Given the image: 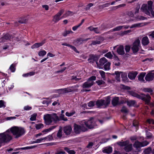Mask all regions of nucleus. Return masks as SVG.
Returning a JSON list of instances; mask_svg holds the SVG:
<instances>
[{
    "instance_id": "bf43d9fd",
    "label": "nucleus",
    "mask_w": 154,
    "mask_h": 154,
    "mask_svg": "<svg viewBox=\"0 0 154 154\" xmlns=\"http://www.w3.org/2000/svg\"><path fill=\"white\" fill-rule=\"evenodd\" d=\"M60 118L62 120L66 121L67 120V119L66 118H64V115L63 114H61L60 116Z\"/></svg>"
},
{
    "instance_id": "c03bdc74",
    "label": "nucleus",
    "mask_w": 154,
    "mask_h": 154,
    "mask_svg": "<svg viewBox=\"0 0 154 154\" xmlns=\"http://www.w3.org/2000/svg\"><path fill=\"white\" fill-rule=\"evenodd\" d=\"M96 82L99 85L105 84V82L102 80H98L96 81Z\"/></svg>"
},
{
    "instance_id": "72a5a7b5",
    "label": "nucleus",
    "mask_w": 154,
    "mask_h": 154,
    "mask_svg": "<svg viewBox=\"0 0 154 154\" xmlns=\"http://www.w3.org/2000/svg\"><path fill=\"white\" fill-rule=\"evenodd\" d=\"M65 152L62 150V149H57L55 153V154H65Z\"/></svg>"
},
{
    "instance_id": "412c9836",
    "label": "nucleus",
    "mask_w": 154,
    "mask_h": 154,
    "mask_svg": "<svg viewBox=\"0 0 154 154\" xmlns=\"http://www.w3.org/2000/svg\"><path fill=\"white\" fill-rule=\"evenodd\" d=\"M119 99L118 97H115L112 99V103L113 106H115L119 104Z\"/></svg>"
},
{
    "instance_id": "aec40b11",
    "label": "nucleus",
    "mask_w": 154,
    "mask_h": 154,
    "mask_svg": "<svg viewBox=\"0 0 154 154\" xmlns=\"http://www.w3.org/2000/svg\"><path fill=\"white\" fill-rule=\"evenodd\" d=\"M149 43L148 38L147 36L143 37L142 40V43L144 46L147 45Z\"/></svg>"
},
{
    "instance_id": "9d476101",
    "label": "nucleus",
    "mask_w": 154,
    "mask_h": 154,
    "mask_svg": "<svg viewBox=\"0 0 154 154\" xmlns=\"http://www.w3.org/2000/svg\"><path fill=\"white\" fill-rule=\"evenodd\" d=\"M83 124L85 126H86L88 128L90 129L94 128L97 125L93 118H91L87 121L85 122Z\"/></svg>"
},
{
    "instance_id": "a19ab883",
    "label": "nucleus",
    "mask_w": 154,
    "mask_h": 154,
    "mask_svg": "<svg viewBox=\"0 0 154 154\" xmlns=\"http://www.w3.org/2000/svg\"><path fill=\"white\" fill-rule=\"evenodd\" d=\"M104 56L105 57H107L108 58H109L110 59H112V57H113V56L112 55V54H111L110 52H109L107 53Z\"/></svg>"
},
{
    "instance_id": "7c9ffc66",
    "label": "nucleus",
    "mask_w": 154,
    "mask_h": 154,
    "mask_svg": "<svg viewBox=\"0 0 154 154\" xmlns=\"http://www.w3.org/2000/svg\"><path fill=\"white\" fill-rule=\"evenodd\" d=\"M112 151V148L111 147H109L108 148H106L104 149L103 152L105 153H106L108 154H109L111 153Z\"/></svg>"
},
{
    "instance_id": "dca6fc26",
    "label": "nucleus",
    "mask_w": 154,
    "mask_h": 154,
    "mask_svg": "<svg viewBox=\"0 0 154 154\" xmlns=\"http://www.w3.org/2000/svg\"><path fill=\"white\" fill-rule=\"evenodd\" d=\"M11 38V36L8 34H6L1 38L0 43L5 42V40H10Z\"/></svg>"
},
{
    "instance_id": "864d4df0",
    "label": "nucleus",
    "mask_w": 154,
    "mask_h": 154,
    "mask_svg": "<svg viewBox=\"0 0 154 154\" xmlns=\"http://www.w3.org/2000/svg\"><path fill=\"white\" fill-rule=\"evenodd\" d=\"M81 78H77L76 76L73 75L71 77V80H75L76 81H78L80 80Z\"/></svg>"
},
{
    "instance_id": "de8ad7c7",
    "label": "nucleus",
    "mask_w": 154,
    "mask_h": 154,
    "mask_svg": "<svg viewBox=\"0 0 154 154\" xmlns=\"http://www.w3.org/2000/svg\"><path fill=\"white\" fill-rule=\"evenodd\" d=\"M37 116V114L34 113L31 116L30 119L31 121H33L35 120L36 119V117Z\"/></svg>"
},
{
    "instance_id": "f3484780",
    "label": "nucleus",
    "mask_w": 154,
    "mask_h": 154,
    "mask_svg": "<svg viewBox=\"0 0 154 154\" xmlns=\"http://www.w3.org/2000/svg\"><path fill=\"white\" fill-rule=\"evenodd\" d=\"M124 49L123 46L122 45H120L117 49V52L120 55H124L125 54Z\"/></svg>"
},
{
    "instance_id": "c756f323",
    "label": "nucleus",
    "mask_w": 154,
    "mask_h": 154,
    "mask_svg": "<svg viewBox=\"0 0 154 154\" xmlns=\"http://www.w3.org/2000/svg\"><path fill=\"white\" fill-rule=\"evenodd\" d=\"M135 103L136 102L134 100H131L127 102V105L129 106H134Z\"/></svg>"
},
{
    "instance_id": "58836bf2",
    "label": "nucleus",
    "mask_w": 154,
    "mask_h": 154,
    "mask_svg": "<svg viewBox=\"0 0 154 154\" xmlns=\"http://www.w3.org/2000/svg\"><path fill=\"white\" fill-rule=\"evenodd\" d=\"M35 147V146H27L26 147H22L21 148H19L17 149V150H19V149H32V148H33Z\"/></svg>"
},
{
    "instance_id": "680f3d73",
    "label": "nucleus",
    "mask_w": 154,
    "mask_h": 154,
    "mask_svg": "<svg viewBox=\"0 0 154 154\" xmlns=\"http://www.w3.org/2000/svg\"><path fill=\"white\" fill-rule=\"evenodd\" d=\"M147 121L149 124H152L154 125V120L152 119H148Z\"/></svg>"
},
{
    "instance_id": "2f4dec72",
    "label": "nucleus",
    "mask_w": 154,
    "mask_h": 154,
    "mask_svg": "<svg viewBox=\"0 0 154 154\" xmlns=\"http://www.w3.org/2000/svg\"><path fill=\"white\" fill-rule=\"evenodd\" d=\"M120 72H119L118 71H116L115 72V74L116 75V79L118 82L120 81Z\"/></svg>"
},
{
    "instance_id": "ea45409f",
    "label": "nucleus",
    "mask_w": 154,
    "mask_h": 154,
    "mask_svg": "<svg viewBox=\"0 0 154 154\" xmlns=\"http://www.w3.org/2000/svg\"><path fill=\"white\" fill-rule=\"evenodd\" d=\"M48 138L47 137H45L44 138H41L39 139H37L35 141H34V143H39L43 140H45L47 139Z\"/></svg>"
},
{
    "instance_id": "f8f14e48",
    "label": "nucleus",
    "mask_w": 154,
    "mask_h": 154,
    "mask_svg": "<svg viewBox=\"0 0 154 154\" xmlns=\"http://www.w3.org/2000/svg\"><path fill=\"white\" fill-rule=\"evenodd\" d=\"M64 10L63 9L61 10L56 14L54 17L53 21L55 23H57L58 21L61 18L60 16L64 12Z\"/></svg>"
},
{
    "instance_id": "a211bd4d",
    "label": "nucleus",
    "mask_w": 154,
    "mask_h": 154,
    "mask_svg": "<svg viewBox=\"0 0 154 154\" xmlns=\"http://www.w3.org/2000/svg\"><path fill=\"white\" fill-rule=\"evenodd\" d=\"M133 146L134 148H136L138 151H140L139 148L142 147V143L138 141H136L134 144Z\"/></svg>"
},
{
    "instance_id": "a18cd8bd",
    "label": "nucleus",
    "mask_w": 154,
    "mask_h": 154,
    "mask_svg": "<svg viewBox=\"0 0 154 154\" xmlns=\"http://www.w3.org/2000/svg\"><path fill=\"white\" fill-rule=\"evenodd\" d=\"M121 111V112H124L125 113H128V109L125 106H123L122 107Z\"/></svg>"
},
{
    "instance_id": "79ce46f5",
    "label": "nucleus",
    "mask_w": 154,
    "mask_h": 154,
    "mask_svg": "<svg viewBox=\"0 0 154 154\" xmlns=\"http://www.w3.org/2000/svg\"><path fill=\"white\" fill-rule=\"evenodd\" d=\"M46 54L45 51L43 50L40 51L38 53V55L39 56H44Z\"/></svg>"
},
{
    "instance_id": "c85d7f7f",
    "label": "nucleus",
    "mask_w": 154,
    "mask_h": 154,
    "mask_svg": "<svg viewBox=\"0 0 154 154\" xmlns=\"http://www.w3.org/2000/svg\"><path fill=\"white\" fill-rule=\"evenodd\" d=\"M73 91V90L72 89L70 88H66L61 89V92L63 93L70 92Z\"/></svg>"
},
{
    "instance_id": "49530a36",
    "label": "nucleus",
    "mask_w": 154,
    "mask_h": 154,
    "mask_svg": "<svg viewBox=\"0 0 154 154\" xmlns=\"http://www.w3.org/2000/svg\"><path fill=\"white\" fill-rule=\"evenodd\" d=\"M28 20L25 18H23L19 21V22L21 23H25L27 22Z\"/></svg>"
},
{
    "instance_id": "13d9d810",
    "label": "nucleus",
    "mask_w": 154,
    "mask_h": 154,
    "mask_svg": "<svg viewBox=\"0 0 154 154\" xmlns=\"http://www.w3.org/2000/svg\"><path fill=\"white\" fill-rule=\"evenodd\" d=\"M130 49V47L128 45H126L125 47V49L127 52H129Z\"/></svg>"
},
{
    "instance_id": "423d86ee",
    "label": "nucleus",
    "mask_w": 154,
    "mask_h": 154,
    "mask_svg": "<svg viewBox=\"0 0 154 154\" xmlns=\"http://www.w3.org/2000/svg\"><path fill=\"white\" fill-rule=\"evenodd\" d=\"M74 132L76 134H79L81 132H84L88 131L87 128L83 124L80 125L74 124Z\"/></svg>"
},
{
    "instance_id": "69168bd1",
    "label": "nucleus",
    "mask_w": 154,
    "mask_h": 154,
    "mask_svg": "<svg viewBox=\"0 0 154 154\" xmlns=\"http://www.w3.org/2000/svg\"><path fill=\"white\" fill-rule=\"evenodd\" d=\"M74 114L73 112H70L69 113L68 112H66V115L68 116H72Z\"/></svg>"
},
{
    "instance_id": "5fc2aeb1",
    "label": "nucleus",
    "mask_w": 154,
    "mask_h": 154,
    "mask_svg": "<svg viewBox=\"0 0 154 154\" xmlns=\"http://www.w3.org/2000/svg\"><path fill=\"white\" fill-rule=\"evenodd\" d=\"M94 105V102L91 101L88 103V106L90 107H93Z\"/></svg>"
},
{
    "instance_id": "5701e85b",
    "label": "nucleus",
    "mask_w": 154,
    "mask_h": 154,
    "mask_svg": "<svg viewBox=\"0 0 154 154\" xmlns=\"http://www.w3.org/2000/svg\"><path fill=\"white\" fill-rule=\"evenodd\" d=\"M121 74V77L122 78V80L123 81L126 82L127 81L128 79L127 77V74L125 72H120Z\"/></svg>"
},
{
    "instance_id": "4c0bfd02",
    "label": "nucleus",
    "mask_w": 154,
    "mask_h": 154,
    "mask_svg": "<svg viewBox=\"0 0 154 154\" xmlns=\"http://www.w3.org/2000/svg\"><path fill=\"white\" fill-rule=\"evenodd\" d=\"M151 147H149L144 150V152L145 154H149L151 152Z\"/></svg>"
},
{
    "instance_id": "e2e57ef3",
    "label": "nucleus",
    "mask_w": 154,
    "mask_h": 154,
    "mask_svg": "<svg viewBox=\"0 0 154 154\" xmlns=\"http://www.w3.org/2000/svg\"><path fill=\"white\" fill-rule=\"evenodd\" d=\"M94 145V143L92 142H90L87 146V147L88 148H91Z\"/></svg>"
},
{
    "instance_id": "774afa93",
    "label": "nucleus",
    "mask_w": 154,
    "mask_h": 154,
    "mask_svg": "<svg viewBox=\"0 0 154 154\" xmlns=\"http://www.w3.org/2000/svg\"><path fill=\"white\" fill-rule=\"evenodd\" d=\"M138 122L134 120L133 121V125L135 127H137L138 125Z\"/></svg>"
},
{
    "instance_id": "ddd939ff",
    "label": "nucleus",
    "mask_w": 154,
    "mask_h": 154,
    "mask_svg": "<svg viewBox=\"0 0 154 154\" xmlns=\"http://www.w3.org/2000/svg\"><path fill=\"white\" fill-rule=\"evenodd\" d=\"M63 130L64 133L67 135L70 134L72 131V128L70 125L64 127Z\"/></svg>"
},
{
    "instance_id": "f03ea898",
    "label": "nucleus",
    "mask_w": 154,
    "mask_h": 154,
    "mask_svg": "<svg viewBox=\"0 0 154 154\" xmlns=\"http://www.w3.org/2000/svg\"><path fill=\"white\" fill-rule=\"evenodd\" d=\"M12 138L10 129H8L5 132L0 134V144L3 143H8Z\"/></svg>"
},
{
    "instance_id": "e433bc0d",
    "label": "nucleus",
    "mask_w": 154,
    "mask_h": 154,
    "mask_svg": "<svg viewBox=\"0 0 154 154\" xmlns=\"http://www.w3.org/2000/svg\"><path fill=\"white\" fill-rule=\"evenodd\" d=\"M135 18L137 20H143L146 19V17L141 16H137Z\"/></svg>"
},
{
    "instance_id": "f704fd0d",
    "label": "nucleus",
    "mask_w": 154,
    "mask_h": 154,
    "mask_svg": "<svg viewBox=\"0 0 154 154\" xmlns=\"http://www.w3.org/2000/svg\"><path fill=\"white\" fill-rule=\"evenodd\" d=\"M143 91L145 92H149L151 94H152L153 90L151 88H145L143 89Z\"/></svg>"
},
{
    "instance_id": "4468645a",
    "label": "nucleus",
    "mask_w": 154,
    "mask_h": 154,
    "mask_svg": "<svg viewBox=\"0 0 154 154\" xmlns=\"http://www.w3.org/2000/svg\"><path fill=\"white\" fill-rule=\"evenodd\" d=\"M154 78V73L149 72L146 76L145 80L147 81H150L152 80Z\"/></svg>"
},
{
    "instance_id": "20e7f679",
    "label": "nucleus",
    "mask_w": 154,
    "mask_h": 154,
    "mask_svg": "<svg viewBox=\"0 0 154 154\" xmlns=\"http://www.w3.org/2000/svg\"><path fill=\"white\" fill-rule=\"evenodd\" d=\"M153 2L151 1H149L148 2V5L144 4L142 5L140 8V10L143 12H144L146 14L150 15V11L152 14L154 16V12L152 11V6Z\"/></svg>"
},
{
    "instance_id": "0e129e2a",
    "label": "nucleus",
    "mask_w": 154,
    "mask_h": 154,
    "mask_svg": "<svg viewBox=\"0 0 154 154\" xmlns=\"http://www.w3.org/2000/svg\"><path fill=\"white\" fill-rule=\"evenodd\" d=\"M100 42V43H101L102 42H103L104 40V38L103 37H100L97 39Z\"/></svg>"
},
{
    "instance_id": "4be33fe9",
    "label": "nucleus",
    "mask_w": 154,
    "mask_h": 154,
    "mask_svg": "<svg viewBox=\"0 0 154 154\" xmlns=\"http://www.w3.org/2000/svg\"><path fill=\"white\" fill-rule=\"evenodd\" d=\"M45 42H42L39 43H36L32 45L31 46V48L32 49H34L36 48H38V47L42 45Z\"/></svg>"
},
{
    "instance_id": "393cba45",
    "label": "nucleus",
    "mask_w": 154,
    "mask_h": 154,
    "mask_svg": "<svg viewBox=\"0 0 154 154\" xmlns=\"http://www.w3.org/2000/svg\"><path fill=\"white\" fill-rule=\"evenodd\" d=\"M132 145L129 143L124 148L125 150L127 152H129L132 150Z\"/></svg>"
},
{
    "instance_id": "6e6d98bb",
    "label": "nucleus",
    "mask_w": 154,
    "mask_h": 154,
    "mask_svg": "<svg viewBox=\"0 0 154 154\" xmlns=\"http://www.w3.org/2000/svg\"><path fill=\"white\" fill-rule=\"evenodd\" d=\"M10 70L12 72H14L15 71V69L14 67V65L13 64H12L10 67Z\"/></svg>"
},
{
    "instance_id": "4d7b16f0",
    "label": "nucleus",
    "mask_w": 154,
    "mask_h": 154,
    "mask_svg": "<svg viewBox=\"0 0 154 154\" xmlns=\"http://www.w3.org/2000/svg\"><path fill=\"white\" fill-rule=\"evenodd\" d=\"M127 14L130 17H133L134 16V14L131 11L128 12Z\"/></svg>"
},
{
    "instance_id": "a878e982",
    "label": "nucleus",
    "mask_w": 154,
    "mask_h": 154,
    "mask_svg": "<svg viewBox=\"0 0 154 154\" xmlns=\"http://www.w3.org/2000/svg\"><path fill=\"white\" fill-rule=\"evenodd\" d=\"M111 63L109 62H107V63L103 66V68L105 70H109L110 69V66Z\"/></svg>"
},
{
    "instance_id": "6e6552de",
    "label": "nucleus",
    "mask_w": 154,
    "mask_h": 154,
    "mask_svg": "<svg viewBox=\"0 0 154 154\" xmlns=\"http://www.w3.org/2000/svg\"><path fill=\"white\" fill-rule=\"evenodd\" d=\"M106 100H104L100 99L97 100L96 102V104L98 107H100L101 106L104 105L106 107L110 103V99L109 97H107L106 98Z\"/></svg>"
},
{
    "instance_id": "c9c22d12",
    "label": "nucleus",
    "mask_w": 154,
    "mask_h": 154,
    "mask_svg": "<svg viewBox=\"0 0 154 154\" xmlns=\"http://www.w3.org/2000/svg\"><path fill=\"white\" fill-rule=\"evenodd\" d=\"M124 26H119L112 29V31H119L121 30Z\"/></svg>"
},
{
    "instance_id": "3c124183",
    "label": "nucleus",
    "mask_w": 154,
    "mask_h": 154,
    "mask_svg": "<svg viewBox=\"0 0 154 154\" xmlns=\"http://www.w3.org/2000/svg\"><path fill=\"white\" fill-rule=\"evenodd\" d=\"M100 73L102 78H103L104 80V79L105 78V72L103 71L100 70Z\"/></svg>"
},
{
    "instance_id": "338daca9",
    "label": "nucleus",
    "mask_w": 154,
    "mask_h": 154,
    "mask_svg": "<svg viewBox=\"0 0 154 154\" xmlns=\"http://www.w3.org/2000/svg\"><path fill=\"white\" fill-rule=\"evenodd\" d=\"M94 31L95 32L97 33H100V31L97 28H94Z\"/></svg>"
},
{
    "instance_id": "b1692460",
    "label": "nucleus",
    "mask_w": 154,
    "mask_h": 154,
    "mask_svg": "<svg viewBox=\"0 0 154 154\" xmlns=\"http://www.w3.org/2000/svg\"><path fill=\"white\" fill-rule=\"evenodd\" d=\"M146 73L145 72H142L139 75L138 77V80L141 82H144L145 80L144 79V77L145 76Z\"/></svg>"
},
{
    "instance_id": "052dcab7",
    "label": "nucleus",
    "mask_w": 154,
    "mask_h": 154,
    "mask_svg": "<svg viewBox=\"0 0 154 154\" xmlns=\"http://www.w3.org/2000/svg\"><path fill=\"white\" fill-rule=\"evenodd\" d=\"M4 102L2 100H0V108H1L2 107H5V105H4Z\"/></svg>"
},
{
    "instance_id": "cd10ccee",
    "label": "nucleus",
    "mask_w": 154,
    "mask_h": 154,
    "mask_svg": "<svg viewBox=\"0 0 154 154\" xmlns=\"http://www.w3.org/2000/svg\"><path fill=\"white\" fill-rule=\"evenodd\" d=\"M129 143V142L128 141H126L123 142H120L118 143L119 145L121 146H125V147L128 145Z\"/></svg>"
},
{
    "instance_id": "7ed1b4c3",
    "label": "nucleus",
    "mask_w": 154,
    "mask_h": 154,
    "mask_svg": "<svg viewBox=\"0 0 154 154\" xmlns=\"http://www.w3.org/2000/svg\"><path fill=\"white\" fill-rule=\"evenodd\" d=\"M10 131L16 138L21 136L25 133V130L24 128L17 127L11 128H10Z\"/></svg>"
},
{
    "instance_id": "1a4fd4ad",
    "label": "nucleus",
    "mask_w": 154,
    "mask_h": 154,
    "mask_svg": "<svg viewBox=\"0 0 154 154\" xmlns=\"http://www.w3.org/2000/svg\"><path fill=\"white\" fill-rule=\"evenodd\" d=\"M140 47V41L139 39H137L133 43L131 49L133 53L135 54L139 51Z\"/></svg>"
},
{
    "instance_id": "39448f33",
    "label": "nucleus",
    "mask_w": 154,
    "mask_h": 154,
    "mask_svg": "<svg viewBox=\"0 0 154 154\" xmlns=\"http://www.w3.org/2000/svg\"><path fill=\"white\" fill-rule=\"evenodd\" d=\"M128 92V93L132 96L141 99L145 101L147 104L149 103L150 102L151 97L148 94L145 95L142 94H141L142 96H140L133 91H129Z\"/></svg>"
},
{
    "instance_id": "6ab92c4d",
    "label": "nucleus",
    "mask_w": 154,
    "mask_h": 154,
    "mask_svg": "<svg viewBox=\"0 0 154 154\" xmlns=\"http://www.w3.org/2000/svg\"><path fill=\"white\" fill-rule=\"evenodd\" d=\"M98 59L97 57L94 55H91L90 56V57L88 59V61L90 62H93L94 61H97Z\"/></svg>"
},
{
    "instance_id": "f257e3e1",
    "label": "nucleus",
    "mask_w": 154,
    "mask_h": 154,
    "mask_svg": "<svg viewBox=\"0 0 154 154\" xmlns=\"http://www.w3.org/2000/svg\"><path fill=\"white\" fill-rule=\"evenodd\" d=\"M45 124L47 125L51 124L52 122L54 123H56L60 120L58 116L56 113H54L52 114H47L44 116Z\"/></svg>"
},
{
    "instance_id": "9b49d317",
    "label": "nucleus",
    "mask_w": 154,
    "mask_h": 154,
    "mask_svg": "<svg viewBox=\"0 0 154 154\" xmlns=\"http://www.w3.org/2000/svg\"><path fill=\"white\" fill-rule=\"evenodd\" d=\"M107 61L108 60L105 57H103L100 59L99 62L96 61V63L98 68L100 69H103V66Z\"/></svg>"
},
{
    "instance_id": "bb28decb",
    "label": "nucleus",
    "mask_w": 154,
    "mask_h": 154,
    "mask_svg": "<svg viewBox=\"0 0 154 154\" xmlns=\"http://www.w3.org/2000/svg\"><path fill=\"white\" fill-rule=\"evenodd\" d=\"M62 128L61 127H59V129L57 133V137L60 138L62 136Z\"/></svg>"
},
{
    "instance_id": "8fccbe9b",
    "label": "nucleus",
    "mask_w": 154,
    "mask_h": 154,
    "mask_svg": "<svg viewBox=\"0 0 154 154\" xmlns=\"http://www.w3.org/2000/svg\"><path fill=\"white\" fill-rule=\"evenodd\" d=\"M100 44V42L99 41L97 40L95 41H92L91 45H95L97 44Z\"/></svg>"
},
{
    "instance_id": "603ef678",
    "label": "nucleus",
    "mask_w": 154,
    "mask_h": 154,
    "mask_svg": "<svg viewBox=\"0 0 154 154\" xmlns=\"http://www.w3.org/2000/svg\"><path fill=\"white\" fill-rule=\"evenodd\" d=\"M141 23H139L133 25L130 27V28H133L139 27L141 26Z\"/></svg>"
},
{
    "instance_id": "09e8293b",
    "label": "nucleus",
    "mask_w": 154,
    "mask_h": 154,
    "mask_svg": "<svg viewBox=\"0 0 154 154\" xmlns=\"http://www.w3.org/2000/svg\"><path fill=\"white\" fill-rule=\"evenodd\" d=\"M44 125L41 123L36 124L35 125V128L37 129H39L43 127Z\"/></svg>"
},
{
    "instance_id": "473e14b6",
    "label": "nucleus",
    "mask_w": 154,
    "mask_h": 154,
    "mask_svg": "<svg viewBox=\"0 0 154 154\" xmlns=\"http://www.w3.org/2000/svg\"><path fill=\"white\" fill-rule=\"evenodd\" d=\"M56 127V126H52L44 130H43L42 131V132H49V131H51V130H52L53 129H54V128H55Z\"/></svg>"
},
{
    "instance_id": "2eb2a0df",
    "label": "nucleus",
    "mask_w": 154,
    "mask_h": 154,
    "mask_svg": "<svg viewBox=\"0 0 154 154\" xmlns=\"http://www.w3.org/2000/svg\"><path fill=\"white\" fill-rule=\"evenodd\" d=\"M137 73V72L136 71L130 72L128 73V76L130 79L133 80L135 79Z\"/></svg>"
},
{
    "instance_id": "37998d69",
    "label": "nucleus",
    "mask_w": 154,
    "mask_h": 154,
    "mask_svg": "<svg viewBox=\"0 0 154 154\" xmlns=\"http://www.w3.org/2000/svg\"><path fill=\"white\" fill-rule=\"evenodd\" d=\"M72 33V32L70 30H65L63 33H62V35L64 36H66L68 34L70 33Z\"/></svg>"
},
{
    "instance_id": "0eeeda50",
    "label": "nucleus",
    "mask_w": 154,
    "mask_h": 154,
    "mask_svg": "<svg viewBox=\"0 0 154 154\" xmlns=\"http://www.w3.org/2000/svg\"><path fill=\"white\" fill-rule=\"evenodd\" d=\"M96 79V77L92 76L88 79L87 81L85 82L82 85L83 88H89L94 84L93 81Z\"/></svg>"
}]
</instances>
